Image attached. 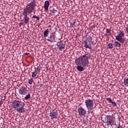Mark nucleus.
Segmentation results:
<instances>
[{
    "label": "nucleus",
    "mask_w": 128,
    "mask_h": 128,
    "mask_svg": "<svg viewBox=\"0 0 128 128\" xmlns=\"http://www.w3.org/2000/svg\"><path fill=\"white\" fill-rule=\"evenodd\" d=\"M19 94H22L23 96H24L26 94V93L28 92V90L26 88V87L24 86H22L19 88Z\"/></svg>",
    "instance_id": "7"
},
{
    "label": "nucleus",
    "mask_w": 128,
    "mask_h": 128,
    "mask_svg": "<svg viewBox=\"0 0 128 128\" xmlns=\"http://www.w3.org/2000/svg\"><path fill=\"white\" fill-rule=\"evenodd\" d=\"M36 74H38V72L34 71L32 73V78H36Z\"/></svg>",
    "instance_id": "21"
},
{
    "label": "nucleus",
    "mask_w": 128,
    "mask_h": 128,
    "mask_svg": "<svg viewBox=\"0 0 128 128\" xmlns=\"http://www.w3.org/2000/svg\"><path fill=\"white\" fill-rule=\"evenodd\" d=\"M32 18L36 19V20H40V16H36V15H34Z\"/></svg>",
    "instance_id": "22"
},
{
    "label": "nucleus",
    "mask_w": 128,
    "mask_h": 128,
    "mask_svg": "<svg viewBox=\"0 0 128 128\" xmlns=\"http://www.w3.org/2000/svg\"><path fill=\"white\" fill-rule=\"evenodd\" d=\"M36 1L32 0L29 4H27L22 12V14L24 16V22L25 24H28L30 22V17L28 15L30 14L32 12H36Z\"/></svg>",
    "instance_id": "1"
},
{
    "label": "nucleus",
    "mask_w": 128,
    "mask_h": 128,
    "mask_svg": "<svg viewBox=\"0 0 128 128\" xmlns=\"http://www.w3.org/2000/svg\"><path fill=\"white\" fill-rule=\"evenodd\" d=\"M106 100L110 104H112V106H116L118 105L116 104V103L114 101H112V98H106Z\"/></svg>",
    "instance_id": "12"
},
{
    "label": "nucleus",
    "mask_w": 128,
    "mask_h": 128,
    "mask_svg": "<svg viewBox=\"0 0 128 128\" xmlns=\"http://www.w3.org/2000/svg\"><path fill=\"white\" fill-rule=\"evenodd\" d=\"M19 24H20V26H22V25L24 24V23L20 22Z\"/></svg>",
    "instance_id": "30"
},
{
    "label": "nucleus",
    "mask_w": 128,
    "mask_h": 128,
    "mask_svg": "<svg viewBox=\"0 0 128 128\" xmlns=\"http://www.w3.org/2000/svg\"><path fill=\"white\" fill-rule=\"evenodd\" d=\"M92 28H96V25H93L92 26Z\"/></svg>",
    "instance_id": "29"
},
{
    "label": "nucleus",
    "mask_w": 128,
    "mask_h": 128,
    "mask_svg": "<svg viewBox=\"0 0 128 128\" xmlns=\"http://www.w3.org/2000/svg\"><path fill=\"white\" fill-rule=\"evenodd\" d=\"M84 47L86 48H89V50H92V48L90 44H88V42L86 40L84 41Z\"/></svg>",
    "instance_id": "14"
},
{
    "label": "nucleus",
    "mask_w": 128,
    "mask_h": 128,
    "mask_svg": "<svg viewBox=\"0 0 128 128\" xmlns=\"http://www.w3.org/2000/svg\"><path fill=\"white\" fill-rule=\"evenodd\" d=\"M110 32H112V30H110V29H108V28L106 29V32H107V34H112V33H110Z\"/></svg>",
    "instance_id": "25"
},
{
    "label": "nucleus",
    "mask_w": 128,
    "mask_h": 128,
    "mask_svg": "<svg viewBox=\"0 0 128 128\" xmlns=\"http://www.w3.org/2000/svg\"><path fill=\"white\" fill-rule=\"evenodd\" d=\"M90 38H91V40H92V36H90Z\"/></svg>",
    "instance_id": "36"
},
{
    "label": "nucleus",
    "mask_w": 128,
    "mask_h": 128,
    "mask_svg": "<svg viewBox=\"0 0 128 128\" xmlns=\"http://www.w3.org/2000/svg\"><path fill=\"white\" fill-rule=\"evenodd\" d=\"M32 12H34V14H36V12L35 11H33Z\"/></svg>",
    "instance_id": "31"
},
{
    "label": "nucleus",
    "mask_w": 128,
    "mask_h": 128,
    "mask_svg": "<svg viewBox=\"0 0 128 128\" xmlns=\"http://www.w3.org/2000/svg\"><path fill=\"white\" fill-rule=\"evenodd\" d=\"M124 84L126 86H128V77H126L124 78Z\"/></svg>",
    "instance_id": "17"
},
{
    "label": "nucleus",
    "mask_w": 128,
    "mask_h": 128,
    "mask_svg": "<svg viewBox=\"0 0 128 128\" xmlns=\"http://www.w3.org/2000/svg\"><path fill=\"white\" fill-rule=\"evenodd\" d=\"M41 70H42V68L40 66V65L39 66H38L36 68H35V72H40Z\"/></svg>",
    "instance_id": "20"
},
{
    "label": "nucleus",
    "mask_w": 128,
    "mask_h": 128,
    "mask_svg": "<svg viewBox=\"0 0 128 128\" xmlns=\"http://www.w3.org/2000/svg\"><path fill=\"white\" fill-rule=\"evenodd\" d=\"M51 14H52V16H54L56 12H58V10H56V9L53 8L52 10H50Z\"/></svg>",
    "instance_id": "18"
},
{
    "label": "nucleus",
    "mask_w": 128,
    "mask_h": 128,
    "mask_svg": "<svg viewBox=\"0 0 128 128\" xmlns=\"http://www.w3.org/2000/svg\"><path fill=\"white\" fill-rule=\"evenodd\" d=\"M78 112L79 114V116H84V114H86V110L82 106L78 108Z\"/></svg>",
    "instance_id": "9"
},
{
    "label": "nucleus",
    "mask_w": 128,
    "mask_h": 128,
    "mask_svg": "<svg viewBox=\"0 0 128 128\" xmlns=\"http://www.w3.org/2000/svg\"><path fill=\"white\" fill-rule=\"evenodd\" d=\"M26 106V104L21 100H14L12 102V108H14L15 110H16L19 114H22L26 110H24V106Z\"/></svg>",
    "instance_id": "2"
},
{
    "label": "nucleus",
    "mask_w": 128,
    "mask_h": 128,
    "mask_svg": "<svg viewBox=\"0 0 128 128\" xmlns=\"http://www.w3.org/2000/svg\"><path fill=\"white\" fill-rule=\"evenodd\" d=\"M107 122H108V124L112 126V124H114L116 120H114V117L110 116H107Z\"/></svg>",
    "instance_id": "8"
},
{
    "label": "nucleus",
    "mask_w": 128,
    "mask_h": 128,
    "mask_svg": "<svg viewBox=\"0 0 128 128\" xmlns=\"http://www.w3.org/2000/svg\"><path fill=\"white\" fill-rule=\"evenodd\" d=\"M30 94H28L24 97V100H30Z\"/></svg>",
    "instance_id": "23"
},
{
    "label": "nucleus",
    "mask_w": 128,
    "mask_h": 128,
    "mask_svg": "<svg viewBox=\"0 0 128 128\" xmlns=\"http://www.w3.org/2000/svg\"><path fill=\"white\" fill-rule=\"evenodd\" d=\"M48 42H56V36H54V33H50L49 38L47 39Z\"/></svg>",
    "instance_id": "11"
},
{
    "label": "nucleus",
    "mask_w": 128,
    "mask_h": 128,
    "mask_svg": "<svg viewBox=\"0 0 128 128\" xmlns=\"http://www.w3.org/2000/svg\"><path fill=\"white\" fill-rule=\"evenodd\" d=\"M114 44L115 46H117L118 48H120V42H118V41L115 40L114 41Z\"/></svg>",
    "instance_id": "19"
},
{
    "label": "nucleus",
    "mask_w": 128,
    "mask_h": 128,
    "mask_svg": "<svg viewBox=\"0 0 128 128\" xmlns=\"http://www.w3.org/2000/svg\"><path fill=\"white\" fill-rule=\"evenodd\" d=\"M75 64L76 66H82L84 68L88 66V56H86V54L80 56L76 59Z\"/></svg>",
    "instance_id": "3"
},
{
    "label": "nucleus",
    "mask_w": 128,
    "mask_h": 128,
    "mask_svg": "<svg viewBox=\"0 0 128 128\" xmlns=\"http://www.w3.org/2000/svg\"><path fill=\"white\" fill-rule=\"evenodd\" d=\"M114 46H112V43H110L108 44V48H110V50H112V48H113Z\"/></svg>",
    "instance_id": "24"
},
{
    "label": "nucleus",
    "mask_w": 128,
    "mask_h": 128,
    "mask_svg": "<svg viewBox=\"0 0 128 128\" xmlns=\"http://www.w3.org/2000/svg\"><path fill=\"white\" fill-rule=\"evenodd\" d=\"M50 116L52 120H54V118H58V111L54 110H50Z\"/></svg>",
    "instance_id": "6"
},
{
    "label": "nucleus",
    "mask_w": 128,
    "mask_h": 128,
    "mask_svg": "<svg viewBox=\"0 0 128 128\" xmlns=\"http://www.w3.org/2000/svg\"><path fill=\"white\" fill-rule=\"evenodd\" d=\"M124 31H120L118 34V36H116V40L120 42V44H124L126 42V38H124Z\"/></svg>",
    "instance_id": "5"
},
{
    "label": "nucleus",
    "mask_w": 128,
    "mask_h": 128,
    "mask_svg": "<svg viewBox=\"0 0 128 128\" xmlns=\"http://www.w3.org/2000/svg\"><path fill=\"white\" fill-rule=\"evenodd\" d=\"M50 32V30H48V29H46L44 32V38H46V36H48V34Z\"/></svg>",
    "instance_id": "16"
},
{
    "label": "nucleus",
    "mask_w": 128,
    "mask_h": 128,
    "mask_svg": "<svg viewBox=\"0 0 128 128\" xmlns=\"http://www.w3.org/2000/svg\"><path fill=\"white\" fill-rule=\"evenodd\" d=\"M85 104L86 106V108L88 110V112H92V110H94V101L90 99H88L85 100Z\"/></svg>",
    "instance_id": "4"
},
{
    "label": "nucleus",
    "mask_w": 128,
    "mask_h": 128,
    "mask_svg": "<svg viewBox=\"0 0 128 128\" xmlns=\"http://www.w3.org/2000/svg\"><path fill=\"white\" fill-rule=\"evenodd\" d=\"M83 124H86V120H84Z\"/></svg>",
    "instance_id": "27"
},
{
    "label": "nucleus",
    "mask_w": 128,
    "mask_h": 128,
    "mask_svg": "<svg viewBox=\"0 0 128 128\" xmlns=\"http://www.w3.org/2000/svg\"><path fill=\"white\" fill-rule=\"evenodd\" d=\"M106 36H108V34H106Z\"/></svg>",
    "instance_id": "35"
},
{
    "label": "nucleus",
    "mask_w": 128,
    "mask_h": 128,
    "mask_svg": "<svg viewBox=\"0 0 128 128\" xmlns=\"http://www.w3.org/2000/svg\"><path fill=\"white\" fill-rule=\"evenodd\" d=\"M48 6H50V2L48 1H46L44 4V12H48Z\"/></svg>",
    "instance_id": "13"
},
{
    "label": "nucleus",
    "mask_w": 128,
    "mask_h": 128,
    "mask_svg": "<svg viewBox=\"0 0 128 128\" xmlns=\"http://www.w3.org/2000/svg\"><path fill=\"white\" fill-rule=\"evenodd\" d=\"M76 24V22H74V24H72V26H74V24Z\"/></svg>",
    "instance_id": "32"
},
{
    "label": "nucleus",
    "mask_w": 128,
    "mask_h": 128,
    "mask_svg": "<svg viewBox=\"0 0 128 128\" xmlns=\"http://www.w3.org/2000/svg\"><path fill=\"white\" fill-rule=\"evenodd\" d=\"M0 104H2V101L1 100H0Z\"/></svg>",
    "instance_id": "33"
},
{
    "label": "nucleus",
    "mask_w": 128,
    "mask_h": 128,
    "mask_svg": "<svg viewBox=\"0 0 128 128\" xmlns=\"http://www.w3.org/2000/svg\"><path fill=\"white\" fill-rule=\"evenodd\" d=\"M57 46L59 50H64V48H66V44L64 43L62 41H60L57 43Z\"/></svg>",
    "instance_id": "10"
},
{
    "label": "nucleus",
    "mask_w": 128,
    "mask_h": 128,
    "mask_svg": "<svg viewBox=\"0 0 128 128\" xmlns=\"http://www.w3.org/2000/svg\"><path fill=\"white\" fill-rule=\"evenodd\" d=\"M24 55L25 56H28V55H30V53H25Z\"/></svg>",
    "instance_id": "28"
},
{
    "label": "nucleus",
    "mask_w": 128,
    "mask_h": 128,
    "mask_svg": "<svg viewBox=\"0 0 128 128\" xmlns=\"http://www.w3.org/2000/svg\"><path fill=\"white\" fill-rule=\"evenodd\" d=\"M77 67L76 68L78 70L79 72H84V66H80V65H77Z\"/></svg>",
    "instance_id": "15"
},
{
    "label": "nucleus",
    "mask_w": 128,
    "mask_h": 128,
    "mask_svg": "<svg viewBox=\"0 0 128 128\" xmlns=\"http://www.w3.org/2000/svg\"><path fill=\"white\" fill-rule=\"evenodd\" d=\"M119 126H120V124H119Z\"/></svg>",
    "instance_id": "37"
},
{
    "label": "nucleus",
    "mask_w": 128,
    "mask_h": 128,
    "mask_svg": "<svg viewBox=\"0 0 128 128\" xmlns=\"http://www.w3.org/2000/svg\"><path fill=\"white\" fill-rule=\"evenodd\" d=\"M28 84H32V78L28 80Z\"/></svg>",
    "instance_id": "26"
},
{
    "label": "nucleus",
    "mask_w": 128,
    "mask_h": 128,
    "mask_svg": "<svg viewBox=\"0 0 128 128\" xmlns=\"http://www.w3.org/2000/svg\"><path fill=\"white\" fill-rule=\"evenodd\" d=\"M118 110L120 108H117Z\"/></svg>",
    "instance_id": "34"
}]
</instances>
